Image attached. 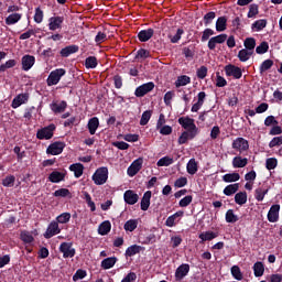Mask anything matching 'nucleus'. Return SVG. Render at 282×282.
Wrapping results in <instances>:
<instances>
[{"instance_id":"obj_1","label":"nucleus","mask_w":282,"mask_h":282,"mask_svg":"<svg viewBox=\"0 0 282 282\" xmlns=\"http://www.w3.org/2000/svg\"><path fill=\"white\" fill-rule=\"evenodd\" d=\"M65 74H67V70H65L64 68H56L52 70L46 79V85L48 87H54V85H58Z\"/></svg>"},{"instance_id":"obj_2","label":"nucleus","mask_w":282,"mask_h":282,"mask_svg":"<svg viewBox=\"0 0 282 282\" xmlns=\"http://www.w3.org/2000/svg\"><path fill=\"white\" fill-rule=\"evenodd\" d=\"M107 180H109V170L107 167H99L93 175V182L97 186H102V184H107Z\"/></svg>"},{"instance_id":"obj_3","label":"nucleus","mask_w":282,"mask_h":282,"mask_svg":"<svg viewBox=\"0 0 282 282\" xmlns=\"http://www.w3.org/2000/svg\"><path fill=\"white\" fill-rule=\"evenodd\" d=\"M178 124L183 127L186 131L199 133V128L195 124V119L189 117H181L178 118Z\"/></svg>"},{"instance_id":"obj_4","label":"nucleus","mask_w":282,"mask_h":282,"mask_svg":"<svg viewBox=\"0 0 282 282\" xmlns=\"http://www.w3.org/2000/svg\"><path fill=\"white\" fill-rule=\"evenodd\" d=\"M55 130H56V126L52 123L47 127L40 129L36 133V138L37 140H52V138L54 137Z\"/></svg>"},{"instance_id":"obj_5","label":"nucleus","mask_w":282,"mask_h":282,"mask_svg":"<svg viewBox=\"0 0 282 282\" xmlns=\"http://www.w3.org/2000/svg\"><path fill=\"white\" fill-rule=\"evenodd\" d=\"M153 89H155V84L153 82L142 84L137 87L134 96H137V98H143V96H147V94L153 91Z\"/></svg>"},{"instance_id":"obj_6","label":"nucleus","mask_w":282,"mask_h":282,"mask_svg":"<svg viewBox=\"0 0 282 282\" xmlns=\"http://www.w3.org/2000/svg\"><path fill=\"white\" fill-rule=\"evenodd\" d=\"M231 147L234 151H238V153H243V151H248V149H250V144L248 143V140L241 137L234 140Z\"/></svg>"},{"instance_id":"obj_7","label":"nucleus","mask_w":282,"mask_h":282,"mask_svg":"<svg viewBox=\"0 0 282 282\" xmlns=\"http://www.w3.org/2000/svg\"><path fill=\"white\" fill-rule=\"evenodd\" d=\"M64 21H65V18L61 15L50 18L48 30H51V32H56V30H62Z\"/></svg>"},{"instance_id":"obj_8","label":"nucleus","mask_w":282,"mask_h":282,"mask_svg":"<svg viewBox=\"0 0 282 282\" xmlns=\"http://www.w3.org/2000/svg\"><path fill=\"white\" fill-rule=\"evenodd\" d=\"M55 235H61V227H58V223L56 220H53L47 226V229L44 232V238L52 239V237H55Z\"/></svg>"},{"instance_id":"obj_9","label":"nucleus","mask_w":282,"mask_h":282,"mask_svg":"<svg viewBox=\"0 0 282 282\" xmlns=\"http://www.w3.org/2000/svg\"><path fill=\"white\" fill-rule=\"evenodd\" d=\"M225 74H226V76H231L232 78H236L237 80H239V78H241V76H243V73L241 72L239 66H235L232 64L225 66Z\"/></svg>"},{"instance_id":"obj_10","label":"nucleus","mask_w":282,"mask_h":282,"mask_svg":"<svg viewBox=\"0 0 282 282\" xmlns=\"http://www.w3.org/2000/svg\"><path fill=\"white\" fill-rule=\"evenodd\" d=\"M59 251L63 253L64 259H72L76 254V249L72 247V243L62 242Z\"/></svg>"},{"instance_id":"obj_11","label":"nucleus","mask_w":282,"mask_h":282,"mask_svg":"<svg viewBox=\"0 0 282 282\" xmlns=\"http://www.w3.org/2000/svg\"><path fill=\"white\" fill-rule=\"evenodd\" d=\"M227 39H228V35L226 34H219L212 37L207 44L208 50H215L217 45H221V43H226Z\"/></svg>"},{"instance_id":"obj_12","label":"nucleus","mask_w":282,"mask_h":282,"mask_svg":"<svg viewBox=\"0 0 282 282\" xmlns=\"http://www.w3.org/2000/svg\"><path fill=\"white\" fill-rule=\"evenodd\" d=\"M141 169H142V159H137L128 167L127 173L129 177H134V175H138V173H140Z\"/></svg>"},{"instance_id":"obj_13","label":"nucleus","mask_w":282,"mask_h":282,"mask_svg":"<svg viewBox=\"0 0 282 282\" xmlns=\"http://www.w3.org/2000/svg\"><path fill=\"white\" fill-rule=\"evenodd\" d=\"M63 149H65V144L63 142H54L48 145L46 153H48V155H61V153H63Z\"/></svg>"},{"instance_id":"obj_14","label":"nucleus","mask_w":282,"mask_h":282,"mask_svg":"<svg viewBox=\"0 0 282 282\" xmlns=\"http://www.w3.org/2000/svg\"><path fill=\"white\" fill-rule=\"evenodd\" d=\"M279 210H281V205H272L267 216L268 221L276 224L279 221Z\"/></svg>"},{"instance_id":"obj_15","label":"nucleus","mask_w":282,"mask_h":282,"mask_svg":"<svg viewBox=\"0 0 282 282\" xmlns=\"http://www.w3.org/2000/svg\"><path fill=\"white\" fill-rule=\"evenodd\" d=\"M28 100H30V95L26 93L20 94L12 100L11 107L12 109H19V107H21V105H25Z\"/></svg>"},{"instance_id":"obj_16","label":"nucleus","mask_w":282,"mask_h":282,"mask_svg":"<svg viewBox=\"0 0 282 282\" xmlns=\"http://www.w3.org/2000/svg\"><path fill=\"white\" fill-rule=\"evenodd\" d=\"M204 102H206V93L200 91L197 95V101L192 106V112L197 113L204 107Z\"/></svg>"},{"instance_id":"obj_17","label":"nucleus","mask_w":282,"mask_h":282,"mask_svg":"<svg viewBox=\"0 0 282 282\" xmlns=\"http://www.w3.org/2000/svg\"><path fill=\"white\" fill-rule=\"evenodd\" d=\"M188 272H191V265H188L186 263L181 264L175 271L176 281H182V279H184V276L188 275Z\"/></svg>"},{"instance_id":"obj_18","label":"nucleus","mask_w":282,"mask_h":282,"mask_svg":"<svg viewBox=\"0 0 282 282\" xmlns=\"http://www.w3.org/2000/svg\"><path fill=\"white\" fill-rule=\"evenodd\" d=\"M183 217H184V212L178 210L172 216L167 217L165 221V226H167V228H173V226H175V224H177V221H180Z\"/></svg>"},{"instance_id":"obj_19","label":"nucleus","mask_w":282,"mask_h":282,"mask_svg":"<svg viewBox=\"0 0 282 282\" xmlns=\"http://www.w3.org/2000/svg\"><path fill=\"white\" fill-rule=\"evenodd\" d=\"M34 63H36V58L32 55H24L22 57V69L24 72H30L32 67H34Z\"/></svg>"},{"instance_id":"obj_20","label":"nucleus","mask_w":282,"mask_h":282,"mask_svg":"<svg viewBox=\"0 0 282 282\" xmlns=\"http://www.w3.org/2000/svg\"><path fill=\"white\" fill-rule=\"evenodd\" d=\"M123 199H124L126 204L133 206V204H138V199H140V197L133 191L128 189L123 194Z\"/></svg>"},{"instance_id":"obj_21","label":"nucleus","mask_w":282,"mask_h":282,"mask_svg":"<svg viewBox=\"0 0 282 282\" xmlns=\"http://www.w3.org/2000/svg\"><path fill=\"white\" fill-rule=\"evenodd\" d=\"M50 107L54 113H63L67 109V101H54Z\"/></svg>"},{"instance_id":"obj_22","label":"nucleus","mask_w":282,"mask_h":282,"mask_svg":"<svg viewBox=\"0 0 282 282\" xmlns=\"http://www.w3.org/2000/svg\"><path fill=\"white\" fill-rule=\"evenodd\" d=\"M199 132H191L188 130L182 132V134L178 138V144H186L188 140H194V138L198 134Z\"/></svg>"},{"instance_id":"obj_23","label":"nucleus","mask_w":282,"mask_h":282,"mask_svg":"<svg viewBox=\"0 0 282 282\" xmlns=\"http://www.w3.org/2000/svg\"><path fill=\"white\" fill-rule=\"evenodd\" d=\"M87 127L90 135H96V131H98V127H100V120H98L97 117H93L89 119Z\"/></svg>"},{"instance_id":"obj_24","label":"nucleus","mask_w":282,"mask_h":282,"mask_svg":"<svg viewBox=\"0 0 282 282\" xmlns=\"http://www.w3.org/2000/svg\"><path fill=\"white\" fill-rule=\"evenodd\" d=\"M154 33L155 32L153 31V29L142 30L139 32L138 39L139 41H141V43H147V41L153 37Z\"/></svg>"},{"instance_id":"obj_25","label":"nucleus","mask_w":282,"mask_h":282,"mask_svg":"<svg viewBox=\"0 0 282 282\" xmlns=\"http://www.w3.org/2000/svg\"><path fill=\"white\" fill-rule=\"evenodd\" d=\"M228 28V19L226 17H219L216 21V32H226Z\"/></svg>"},{"instance_id":"obj_26","label":"nucleus","mask_w":282,"mask_h":282,"mask_svg":"<svg viewBox=\"0 0 282 282\" xmlns=\"http://www.w3.org/2000/svg\"><path fill=\"white\" fill-rule=\"evenodd\" d=\"M98 232L102 237H105V235H109V232H111V221L109 220L102 221L98 227Z\"/></svg>"},{"instance_id":"obj_27","label":"nucleus","mask_w":282,"mask_h":282,"mask_svg":"<svg viewBox=\"0 0 282 282\" xmlns=\"http://www.w3.org/2000/svg\"><path fill=\"white\" fill-rule=\"evenodd\" d=\"M48 180L53 184H58V182H63V180H65V173L58 172V171H54V172H52L50 174Z\"/></svg>"},{"instance_id":"obj_28","label":"nucleus","mask_w":282,"mask_h":282,"mask_svg":"<svg viewBox=\"0 0 282 282\" xmlns=\"http://www.w3.org/2000/svg\"><path fill=\"white\" fill-rule=\"evenodd\" d=\"M232 166L234 169H243L245 166H248V159L241 158V156H235L232 159Z\"/></svg>"},{"instance_id":"obj_29","label":"nucleus","mask_w":282,"mask_h":282,"mask_svg":"<svg viewBox=\"0 0 282 282\" xmlns=\"http://www.w3.org/2000/svg\"><path fill=\"white\" fill-rule=\"evenodd\" d=\"M117 261H118L117 257L106 258L101 261V268L104 270H111V268H113V265H116Z\"/></svg>"},{"instance_id":"obj_30","label":"nucleus","mask_w":282,"mask_h":282,"mask_svg":"<svg viewBox=\"0 0 282 282\" xmlns=\"http://www.w3.org/2000/svg\"><path fill=\"white\" fill-rule=\"evenodd\" d=\"M78 52V45H69L61 50V56L67 58V56H72V54H76Z\"/></svg>"},{"instance_id":"obj_31","label":"nucleus","mask_w":282,"mask_h":282,"mask_svg":"<svg viewBox=\"0 0 282 282\" xmlns=\"http://www.w3.org/2000/svg\"><path fill=\"white\" fill-rule=\"evenodd\" d=\"M69 171H72L75 177H82L85 171V166L80 163H74L69 166Z\"/></svg>"},{"instance_id":"obj_32","label":"nucleus","mask_w":282,"mask_h":282,"mask_svg":"<svg viewBox=\"0 0 282 282\" xmlns=\"http://www.w3.org/2000/svg\"><path fill=\"white\" fill-rule=\"evenodd\" d=\"M149 206H151V191L143 194L141 199V210H149Z\"/></svg>"},{"instance_id":"obj_33","label":"nucleus","mask_w":282,"mask_h":282,"mask_svg":"<svg viewBox=\"0 0 282 282\" xmlns=\"http://www.w3.org/2000/svg\"><path fill=\"white\" fill-rule=\"evenodd\" d=\"M198 237L202 241H213V239H217V237H219V234L214 231H204L199 234Z\"/></svg>"},{"instance_id":"obj_34","label":"nucleus","mask_w":282,"mask_h":282,"mask_svg":"<svg viewBox=\"0 0 282 282\" xmlns=\"http://www.w3.org/2000/svg\"><path fill=\"white\" fill-rule=\"evenodd\" d=\"M264 272H265V265H263V262L258 261L253 264L254 276H257V278L263 276Z\"/></svg>"},{"instance_id":"obj_35","label":"nucleus","mask_w":282,"mask_h":282,"mask_svg":"<svg viewBox=\"0 0 282 282\" xmlns=\"http://www.w3.org/2000/svg\"><path fill=\"white\" fill-rule=\"evenodd\" d=\"M247 202H248V193L239 192L235 195V203L238 204V206H243V204H247Z\"/></svg>"},{"instance_id":"obj_36","label":"nucleus","mask_w":282,"mask_h":282,"mask_svg":"<svg viewBox=\"0 0 282 282\" xmlns=\"http://www.w3.org/2000/svg\"><path fill=\"white\" fill-rule=\"evenodd\" d=\"M239 180H241V175H239L237 172L228 173L223 176V181H225L227 184L239 182Z\"/></svg>"},{"instance_id":"obj_37","label":"nucleus","mask_w":282,"mask_h":282,"mask_svg":"<svg viewBox=\"0 0 282 282\" xmlns=\"http://www.w3.org/2000/svg\"><path fill=\"white\" fill-rule=\"evenodd\" d=\"M237 191H239V183L230 184L224 188V195H226L227 197H230L235 195Z\"/></svg>"},{"instance_id":"obj_38","label":"nucleus","mask_w":282,"mask_h":282,"mask_svg":"<svg viewBox=\"0 0 282 282\" xmlns=\"http://www.w3.org/2000/svg\"><path fill=\"white\" fill-rule=\"evenodd\" d=\"M250 56H252V51H249L248 48H242L238 53V58L241 61V63L250 61Z\"/></svg>"},{"instance_id":"obj_39","label":"nucleus","mask_w":282,"mask_h":282,"mask_svg":"<svg viewBox=\"0 0 282 282\" xmlns=\"http://www.w3.org/2000/svg\"><path fill=\"white\" fill-rule=\"evenodd\" d=\"M86 69H96L98 67V58L96 56H89L85 61Z\"/></svg>"},{"instance_id":"obj_40","label":"nucleus","mask_w":282,"mask_h":282,"mask_svg":"<svg viewBox=\"0 0 282 282\" xmlns=\"http://www.w3.org/2000/svg\"><path fill=\"white\" fill-rule=\"evenodd\" d=\"M186 169L189 175H195V173L198 171L197 161L195 159H191L186 165Z\"/></svg>"},{"instance_id":"obj_41","label":"nucleus","mask_w":282,"mask_h":282,"mask_svg":"<svg viewBox=\"0 0 282 282\" xmlns=\"http://www.w3.org/2000/svg\"><path fill=\"white\" fill-rule=\"evenodd\" d=\"M142 247L138 245H132L127 248L126 250V257H135V254H139L141 252Z\"/></svg>"},{"instance_id":"obj_42","label":"nucleus","mask_w":282,"mask_h":282,"mask_svg":"<svg viewBox=\"0 0 282 282\" xmlns=\"http://www.w3.org/2000/svg\"><path fill=\"white\" fill-rule=\"evenodd\" d=\"M225 219L227 224H237V221H239V216H237L232 209H229L226 213Z\"/></svg>"},{"instance_id":"obj_43","label":"nucleus","mask_w":282,"mask_h":282,"mask_svg":"<svg viewBox=\"0 0 282 282\" xmlns=\"http://www.w3.org/2000/svg\"><path fill=\"white\" fill-rule=\"evenodd\" d=\"M123 228H124L126 232H133V230H135V228H138V219L127 220Z\"/></svg>"},{"instance_id":"obj_44","label":"nucleus","mask_w":282,"mask_h":282,"mask_svg":"<svg viewBox=\"0 0 282 282\" xmlns=\"http://www.w3.org/2000/svg\"><path fill=\"white\" fill-rule=\"evenodd\" d=\"M21 14L20 13H13L6 18V24L7 25H14L15 23H19L21 21Z\"/></svg>"},{"instance_id":"obj_45","label":"nucleus","mask_w":282,"mask_h":282,"mask_svg":"<svg viewBox=\"0 0 282 282\" xmlns=\"http://www.w3.org/2000/svg\"><path fill=\"white\" fill-rule=\"evenodd\" d=\"M268 193V188L258 187L254 191V197L257 202H263L265 199V194Z\"/></svg>"},{"instance_id":"obj_46","label":"nucleus","mask_w":282,"mask_h":282,"mask_svg":"<svg viewBox=\"0 0 282 282\" xmlns=\"http://www.w3.org/2000/svg\"><path fill=\"white\" fill-rule=\"evenodd\" d=\"M191 84V77L186 75H182L177 77L175 82V87H186V85Z\"/></svg>"},{"instance_id":"obj_47","label":"nucleus","mask_w":282,"mask_h":282,"mask_svg":"<svg viewBox=\"0 0 282 282\" xmlns=\"http://www.w3.org/2000/svg\"><path fill=\"white\" fill-rule=\"evenodd\" d=\"M20 238L24 243H32L34 241V236L30 231H21Z\"/></svg>"},{"instance_id":"obj_48","label":"nucleus","mask_w":282,"mask_h":282,"mask_svg":"<svg viewBox=\"0 0 282 282\" xmlns=\"http://www.w3.org/2000/svg\"><path fill=\"white\" fill-rule=\"evenodd\" d=\"M267 25H268V21H265V20H257L252 24V30H254L256 32H261V30H263Z\"/></svg>"},{"instance_id":"obj_49","label":"nucleus","mask_w":282,"mask_h":282,"mask_svg":"<svg viewBox=\"0 0 282 282\" xmlns=\"http://www.w3.org/2000/svg\"><path fill=\"white\" fill-rule=\"evenodd\" d=\"M245 47L249 50V52H253L254 47H257V41L254 37H248L245 40Z\"/></svg>"},{"instance_id":"obj_50","label":"nucleus","mask_w":282,"mask_h":282,"mask_svg":"<svg viewBox=\"0 0 282 282\" xmlns=\"http://www.w3.org/2000/svg\"><path fill=\"white\" fill-rule=\"evenodd\" d=\"M231 274L236 281H241L243 279V273H241V269L238 265L231 268Z\"/></svg>"},{"instance_id":"obj_51","label":"nucleus","mask_w":282,"mask_h":282,"mask_svg":"<svg viewBox=\"0 0 282 282\" xmlns=\"http://www.w3.org/2000/svg\"><path fill=\"white\" fill-rule=\"evenodd\" d=\"M173 162H174L173 158L163 156L158 161L156 165L158 166H171V164H173Z\"/></svg>"},{"instance_id":"obj_52","label":"nucleus","mask_w":282,"mask_h":282,"mask_svg":"<svg viewBox=\"0 0 282 282\" xmlns=\"http://www.w3.org/2000/svg\"><path fill=\"white\" fill-rule=\"evenodd\" d=\"M70 219H72V214L63 213L56 217V223L57 224H67Z\"/></svg>"},{"instance_id":"obj_53","label":"nucleus","mask_w":282,"mask_h":282,"mask_svg":"<svg viewBox=\"0 0 282 282\" xmlns=\"http://www.w3.org/2000/svg\"><path fill=\"white\" fill-rule=\"evenodd\" d=\"M15 181L17 178L14 177V175H9L3 178L2 186H6L7 188H11V186H14Z\"/></svg>"},{"instance_id":"obj_54","label":"nucleus","mask_w":282,"mask_h":282,"mask_svg":"<svg viewBox=\"0 0 282 282\" xmlns=\"http://www.w3.org/2000/svg\"><path fill=\"white\" fill-rule=\"evenodd\" d=\"M85 276H87V271H85L83 269H78L76 271V273L73 275V281H75V282L83 281V279H85Z\"/></svg>"},{"instance_id":"obj_55","label":"nucleus","mask_w":282,"mask_h":282,"mask_svg":"<svg viewBox=\"0 0 282 282\" xmlns=\"http://www.w3.org/2000/svg\"><path fill=\"white\" fill-rule=\"evenodd\" d=\"M259 14V6L257 4H250L249 12L247 14L248 19H254Z\"/></svg>"},{"instance_id":"obj_56","label":"nucleus","mask_w":282,"mask_h":282,"mask_svg":"<svg viewBox=\"0 0 282 282\" xmlns=\"http://www.w3.org/2000/svg\"><path fill=\"white\" fill-rule=\"evenodd\" d=\"M151 120V111L150 110H147L142 113L141 116V120H140V124L142 127L149 124V121Z\"/></svg>"},{"instance_id":"obj_57","label":"nucleus","mask_w":282,"mask_h":282,"mask_svg":"<svg viewBox=\"0 0 282 282\" xmlns=\"http://www.w3.org/2000/svg\"><path fill=\"white\" fill-rule=\"evenodd\" d=\"M273 65L274 62H272V59H265L260 66V74H263V72H268V69H270Z\"/></svg>"},{"instance_id":"obj_58","label":"nucleus","mask_w":282,"mask_h":282,"mask_svg":"<svg viewBox=\"0 0 282 282\" xmlns=\"http://www.w3.org/2000/svg\"><path fill=\"white\" fill-rule=\"evenodd\" d=\"M215 17H217V15L214 11H210V12L206 13L204 15V24L205 25H210V23H213V21H215Z\"/></svg>"},{"instance_id":"obj_59","label":"nucleus","mask_w":282,"mask_h":282,"mask_svg":"<svg viewBox=\"0 0 282 282\" xmlns=\"http://www.w3.org/2000/svg\"><path fill=\"white\" fill-rule=\"evenodd\" d=\"M182 34H184V30L177 29L175 35H169L171 43H178L180 40L182 39Z\"/></svg>"},{"instance_id":"obj_60","label":"nucleus","mask_w":282,"mask_h":282,"mask_svg":"<svg viewBox=\"0 0 282 282\" xmlns=\"http://www.w3.org/2000/svg\"><path fill=\"white\" fill-rule=\"evenodd\" d=\"M17 65V61L9 59L0 66V72H6V69H12Z\"/></svg>"},{"instance_id":"obj_61","label":"nucleus","mask_w":282,"mask_h":282,"mask_svg":"<svg viewBox=\"0 0 282 282\" xmlns=\"http://www.w3.org/2000/svg\"><path fill=\"white\" fill-rule=\"evenodd\" d=\"M268 50H270L268 42H262L259 46H257L256 52L257 54H265Z\"/></svg>"},{"instance_id":"obj_62","label":"nucleus","mask_w":282,"mask_h":282,"mask_svg":"<svg viewBox=\"0 0 282 282\" xmlns=\"http://www.w3.org/2000/svg\"><path fill=\"white\" fill-rule=\"evenodd\" d=\"M276 164H278V161L274 158L267 159V161H265V166H267L268 171H272V170L276 169Z\"/></svg>"},{"instance_id":"obj_63","label":"nucleus","mask_w":282,"mask_h":282,"mask_svg":"<svg viewBox=\"0 0 282 282\" xmlns=\"http://www.w3.org/2000/svg\"><path fill=\"white\" fill-rule=\"evenodd\" d=\"M70 195L69 189L59 188L54 192V197H68Z\"/></svg>"},{"instance_id":"obj_64","label":"nucleus","mask_w":282,"mask_h":282,"mask_svg":"<svg viewBox=\"0 0 282 282\" xmlns=\"http://www.w3.org/2000/svg\"><path fill=\"white\" fill-rule=\"evenodd\" d=\"M34 21L35 23H43V10L41 8L35 9Z\"/></svg>"}]
</instances>
